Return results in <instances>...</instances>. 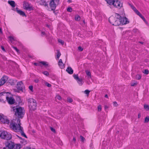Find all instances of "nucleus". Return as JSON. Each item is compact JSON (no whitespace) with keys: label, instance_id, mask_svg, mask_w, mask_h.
I'll list each match as a JSON object with an SVG mask.
<instances>
[{"label":"nucleus","instance_id":"obj_40","mask_svg":"<svg viewBox=\"0 0 149 149\" xmlns=\"http://www.w3.org/2000/svg\"><path fill=\"white\" fill-rule=\"evenodd\" d=\"M102 107L101 105H99L98 107V111H101Z\"/></svg>","mask_w":149,"mask_h":149},{"label":"nucleus","instance_id":"obj_3","mask_svg":"<svg viewBox=\"0 0 149 149\" xmlns=\"http://www.w3.org/2000/svg\"><path fill=\"white\" fill-rule=\"evenodd\" d=\"M20 120L19 119H17V123L14 121H12L10 125V127L15 132L19 130L20 126Z\"/></svg>","mask_w":149,"mask_h":149},{"label":"nucleus","instance_id":"obj_25","mask_svg":"<svg viewBox=\"0 0 149 149\" xmlns=\"http://www.w3.org/2000/svg\"><path fill=\"white\" fill-rule=\"evenodd\" d=\"M9 82L11 85H13L15 84V83L14 82V81L13 79H10L9 80Z\"/></svg>","mask_w":149,"mask_h":149},{"label":"nucleus","instance_id":"obj_26","mask_svg":"<svg viewBox=\"0 0 149 149\" xmlns=\"http://www.w3.org/2000/svg\"><path fill=\"white\" fill-rule=\"evenodd\" d=\"M75 20L77 21H79L80 19V17L79 15H76L75 17Z\"/></svg>","mask_w":149,"mask_h":149},{"label":"nucleus","instance_id":"obj_10","mask_svg":"<svg viewBox=\"0 0 149 149\" xmlns=\"http://www.w3.org/2000/svg\"><path fill=\"white\" fill-rule=\"evenodd\" d=\"M23 7L26 10L30 11L33 10V7L30 6L28 3L25 1L24 2Z\"/></svg>","mask_w":149,"mask_h":149},{"label":"nucleus","instance_id":"obj_42","mask_svg":"<svg viewBox=\"0 0 149 149\" xmlns=\"http://www.w3.org/2000/svg\"><path fill=\"white\" fill-rule=\"evenodd\" d=\"M67 10L68 12H71L72 11V9L71 7H69L68 8Z\"/></svg>","mask_w":149,"mask_h":149},{"label":"nucleus","instance_id":"obj_8","mask_svg":"<svg viewBox=\"0 0 149 149\" xmlns=\"http://www.w3.org/2000/svg\"><path fill=\"white\" fill-rule=\"evenodd\" d=\"M6 147L9 149H13L14 143L11 141H7L5 143Z\"/></svg>","mask_w":149,"mask_h":149},{"label":"nucleus","instance_id":"obj_35","mask_svg":"<svg viewBox=\"0 0 149 149\" xmlns=\"http://www.w3.org/2000/svg\"><path fill=\"white\" fill-rule=\"evenodd\" d=\"M42 73L43 74L46 76H48L49 74L48 72L47 71H45L43 72Z\"/></svg>","mask_w":149,"mask_h":149},{"label":"nucleus","instance_id":"obj_1","mask_svg":"<svg viewBox=\"0 0 149 149\" xmlns=\"http://www.w3.org/2000/svg\"><path fill=\"white\" fill-rule=\"evenodd\" d=\"M13 111L15 112V115L19 119L22 118L25 113V110L24 108L16 106L13 107Z\"/></svg>","mask_w":149,"mask_h":149},{"label":"nucleus","instance_id":"obj_50","mask_svg":"<svg viewBox=\"0 0 149 149\" xmlns=\"http://www.w3.org/2000/svg\"><path fill=\"white\" fill-rule=\"evenodd\" d=\"M78 50L80 51H83V49L81 46H79L78 47Z\"/></svg>","mask_w":149,"mask_h":149},{"label":"nucleus","instance_id":"obj_51","mask_svg":"<svg viewBox=\"0 0 149 149\" xmlns=\"http://www.w3.org/2000/svg\"><path fill=\"white\" fill-rule=\"evenodd\" d=\"M113 105L115 107H117L118 106V104L117 102L116 101L114 102H113Z\"/></svg>","mask_w":149,"mask_h":149},{"label":"nucleus","instance_id":"obj_45","mask_svg":"<svg viewBox=\"0 0 149 149\" xmlns=\"http://www.w3.org/2000/svg\"><path fill=\"white\" fill-rule=\"evenodd\" d=\"M13 47L16 51L17 53L19 52V50L17 49V48L16 47H14V46H13Z\"/></svg>","mask_w":149,"mask_h":149},{"label":"nucleus","instance_id":"obj_30","mask_svg":"<svg viewBox=\"0 0 149 149\" xmlns=\"http://www.w3.org/2000/svg\"><path fill=\"white\" fill-rule=\"evenodd\" d=\"M137 83L136 82H132L131 83V86H134L137 85Z\"/></svg>","mask_w":149,"mask_h":149},{"label":"nucleus","instance_id":"obj_59","mask_svg":"<svg viewBox=\"0 0 149 149\" xmlns=\"http://www.w3.org/2000/svg\"><path fill=\"white\" fill-rule=\"evenodd\" d=\"M0 33L1 34H2L3 33L2 29L1 27H0Z\"/></svg>","mask_w":149,"mask_h":149},{"label":"nucleus","instance_id":"obj_11","mask_svg":"<svg viewBox=\"0 0 149 149\" xmlns=\"http://www.w3.org/2000/svg\"><path fill=\"white\" fill-rule=\"evenodd\" d=\"M6 97L7 101L9 104H12L15 103V100L13 97H9L7 96L6 94Z\"/></svg>","mask_w":149,"mask_h":149},{"label":"nucleus","instance_id":"obj_19","mask_svg":"<svg viewBox=\"0 0 149 149\" xmlns=\"http://www.w3.org/2000/svg\"><path fill=\"white\" fill-rule=\"evenodd\" d=\"M8 3L13 7L14 8L15 6V2L13 1H9Z\"/></svg>","mask_w":149,"mask_h":149},{"label":"nucleus","instance_id":"obj_43","mask_svg":"<svg viewBox=\"0 0 149 149\" xmlns=\"http://www.w3.org/2000/svg\"><path fill=\"white\" fill-rule=\"evenodd\" d=\"M58 42H59L62 45H63L64 44V42L61 39L58 40Z\"/></svg>","mask_w":149,"mask_h":149},{"label":"nucleus","instance_id":"obj_39","mask_svg":"<svg viewBox=\"0 0 149 149\" xmlns=\"http://www.w3.org/2000/svg\"><path fill=\"white\" fill-rule=\"evenodd\" d=\"M143 73L144 74H147L149 73V72L148 70L146 69L144 70V72H143Z\"/></svg>","mask_w":149,"mask_h":149},{"label":"nucleus","instance_id":"obj_15","mask_svg":"<svg viewBox=\"0 0 149 149\" xmlns=\"http://www.w3.org/2000/svg\"><path fill=\"white\" fill-rule=\"evenodd\" d=\"M15 9L17 12L20 15L22 16H26L25 13L23 11L18 10V8L17 7Z\"/></svg>","mask_w":149,"mask_h":149},{"label":"nucleus","instance_id":"obj_33","mask_svg":"<svg viewBox=\"0 0 149 149\" xmlns=\"http://www.w3.org/2000/svg\"><path fill=\"white\" fill-rule=\"evenodd\" d=\"M34 65L37 66H40L41 67H42V65L41 64H40V62H39L38 63H34Z\"/></svg>","mask_w":149,"mask_h":149},{"label":"nucleus","instance_id":"obj_38","mask_svg":"<svg viewBox=\"0 0 149 149\" xmlns=\"http://www.w3.org/2000/svg\"><path fill=\"white\" fill-rule=\"evenodd\" d=\"M86 74L88 76H89L90 77H91V72L88 71H86Z\"/></svg>","mask_w":149,"mask_h":149},{"label":"nucleus","instance_id":"obj_9","mask_svg":"<svg viewBox=\"0 0 149 149\" xmlns=\"http://www.w3.org/2000/svg\"><path fill=\"white\" fill-rule=\"evenodd\" d=\"M119 20L120 22V24H121L123 25L129 23L128 19L125 17L122 18L121 17V18H120Z\"/></svg>","mask_w":149,"mask_h":149},{"label":"nucleus","instance_id":"obj_46","mask_svg":"<svg viewBox=\"0 0 149 149\" xmlns=\"http://www.w3.org/2000/svg\"><path fill=\"white\" fill-rule=\"evenodd\" d=\"M50 128L52 132H53L54 133H56V131H55V129L54 128H53L51 127H50Z\"/></svg>","mask_w":149,"mask_h":149},{"label":"nucleus","instance_id":"obj_37","mask_svg":"<svg viewBox=\"0 0 149 149\" xmlns=\"http://www.w3.org/2000/svg\"><path fill=\"white\" fill-rule=\"evenodd\" d=\"M90 91L88 90H86L84 91V93L86 94L87 95L89 94Z\"/></svg>","mask_w":149,"mask_h":149},{"label":"nucleus","instance_id":"obj_12","mask_svg":"<svg viewBox=\"0 0 149 149\" xmlns=\"http://www.w3.org/2000/svg\"><path fill=\"white\" fill-rule=\"evenodd\" d=\"M17 88L19 91H23V87L24 86L23 83L22 81L18 82L17 84Z\"/></svg>","mask_w":149,"mask_h":149},{"label":"nucleus","instance_id":"obj_47","mask_svg":"<svg viewBox=\"0 0 149 149\" xmlns=\"http://www.w3.org/2000/svg\"><path fill=\"white\" fill-rule=\"evenodd\" d=\"M46 86H47V87H51V85L50 84L48 83L47 82H46L45 84Z\"/></svg>","mask_w":149,"mask_h":149},{"label":"nucleus","instance_id":"obj_36","mask_svg":"<svg viewBox=\"0 0 149 149\" xmlns=\"http://www.w3.org/2000/svg\"><path fill=\"white\" fill-rule=\"evenodd\" d=\"M73 77L76 80L79 78L78 74L73 75Z\"/></svg>","mask_w":149,"mask_h":149},{"label":"nucleus","instance_id":"obj_18","mask_svg":"<svg viewBox=\"0 0 149 149\" xmlns=\"http://www.w3.org/2000/svg\"><path fill=\"white\" fill-rule=\"evenodd\" d=\"M21 148V146L20 144L19 143L14 144L13 149H20Z\"/></svg>","mask_w":149,"mask_h":149},{"label":"nucleus","instance_id":"obj_56","mask_svg":"<svg viewBox=\"0 0 149 149\" xmlns=\"http://www.w3.org/2000/svg\"><path fill=\"white\" fill-rule=\"evenodd\" d=\"M141 18L145 22H146V21L145 19L144 18L143 16L142 17H141Z\"/></svg>","mask_w":149,"mask_h":149},{"label":"nucleus","instance_id":"obj_48","mask_svg":"<svg viewBox=\"0 0 149 149\" xmlns=\"http://www.w3.org/2000/svg\"><path fill=\"white\" fill-rule=\"evenodd\" d=\"M134 11L138 15H139L140 13L137 9L135 10V11Z\"/></svg>","mask_w":149,"mask_h":149},{"label":"nucleus","instance_id":"obj_63","mask_svg":"<svg viewBox=\"0 0 149 149\" xmlns=\"http://www.w3.org/2000/svg\"><path fill=\"white\" fill-rule=\"evenodd\" d=\"M141 18V17H142L143 16H142V15L140 13V14H139V15H138Z\"/></svg>","mask_w":149,"mask_h":149},{"label":"nucleus","instance_id":"obj_16","mask_svg":"<svg viewBox=\"0 0 149 149\" xmlns=\"http://www.w3.org/2000/svg\"><path fill=\"white\" fill-rule=\"evenodd\" d=\"M66 71L70 74H72L73 73V71L71 67H68L66 70Z\"/></svg>","mask_w":149,"mask_h":149},{"label":"nucleus","instance_id":"obj_49","mask_svg":"<svg viewBox=\"0 0 149 149\" xmlns=\"http://www.w3.org/2000/svg\"><path fill=\"white\" fill-rule=\"evenodd\" d=\"M56 97L59 100H61V96L59 95H57Z\"/></svg>","mask_w":149,"mask_h":149},{"label":"nucleus","instance_id":"obj_7","mask_svg":"<svg viewBox=\"0 0 149 149\" xmlns=\"http://www.w3.org/2000/svg\"><path fill=\"white\" fill-rule=\"evenodd\" d=\"M111 5H113L116 7L120 9L122 6L123 4L118 0H114Z\"/></svg>","mask_w":149,"mask_h":149},{"label":"nucleus","instance_id":"obj_24","mask_svg":"<svg viewBox=\"0 0 149 149\" xmlns=\"http://www.w3.org/2000/svg\"><path fill=\"white\" fill-rule=\"evenodd\" d=\"M107 2V3L110 5H111L112 3L113 2L114 0H105Z\"/></svg>","mask_w":149,"mask_h":149},{"label":"nucleus","instance_id":"obj_27","mask_svg":"<svg viewBox=\"0 0 149 149\" xmlns=\"http://www.w3.org/2000/svg\"><path fill=\"white\" fill-rule=\"evenodd\" d=\"M40 64H42L44 66H48V64L46 62H45V61H42L40 62Z\"/></svg>","mask_w":149,"mask_h":149},{"label":"nucleus","instance_id":"obj_34","mask_svg":"<svg viewBox=\"0 0 149 149\" xmlns=\"http://www.w3.org/2000/svg\"><path fill=\"white\" fill-rule=\"evenodd\" d=\"M141 76L139 75V74H137L136 75V78L137 79L139 80L140 79H141Z\"/></svg>","mask_w":149,"mask_h":149},{"label":"nucleus","instance_id":"obj_13","mask_svg":"<svg viewBox=\"0 0 149 149\" xmlns=\"http://www.w3.org/2000/svg\"><path fill=\"white\" fill-rule=\"evenodd\" d=\"M8 78L6 76H3L0 80V86L3 85L8 80Z\"/></svg>","mask_w":149,"mask_h":149},{"label":"nucleus","instance_id":"obj_52","mask_svg":"<svg viewBox=\"0 0 149 149\" xmlns=\"http://www.w3.org/2000/svg\"><path fill=\"white\" fill-rule=\"evenodd\" d=\"M131 7L134 11H135V10L136 9V8L133 5H131Z\"/></svg>","mask_w":149,"mask_h":149},{"label":"nucleus","instance_id":"obj_2","mask_svg":"<svg viewBox=\"0 0 149 149\" xmlns=\"http://www.w3.org/2000/svg\"><path fill=\"white\" fill-rule=\"evenodd\" d=\"M121 18L120 15L117 13H116L114 16H111L109 17V22L112 25L115 26H117L120 24L119 19Z\"/></svg>","mask_w":149,"mask_h":149},{"label":"nucleus","instance_id":"obj_14","mask_svg":"<svg viewBox=\"0 0 149 149\" xmlns=\"http://www.w3.org/2000/svg\"><path fill=\"white\" fill-rule=\"evenodd\" d=\"M1 122L3 123L8 124L9 122V120L7 119L6 116H4L3 115L2 118L1 120Z\"/></svg>","mask_w":149,"mask_h":149},{"label":"nucleus","instance_id":"obj_6","mask_svg":"<svg viewBox=\"0 0 149 149\" xmlns=\"http://www.w3.org/2000/svg\"><path fill=\"white\" fill-rule=\"evenodd\" d=\"M59 0H52L49 3L50 8L52 10H54L56 6L58 4Z\"/></svg>","mask_w":149,"mask_h":149},{"label":"nucleus","instance_id":"obj_41","mask_svg":"<svg viewBox=\"0 0 149 149\" xmlns=\"http://www.w3.org/2000/svg\"><path fill=\"white\" fill-rule=\"evenodd\" d=\"M67 101L68 102L71 103L72 102L73 100L71 98H68Z\"/></svg>","mask_w":149,"mask_h":149},{"label":"nucleus","instance_id":"obj_57","mask_svg":"<svg viewBox=\"0 0 149 149\" xmlns=\"http://www.w3.org/2000/svg\"><path fill=\"white\" fill-rule=\"evenodd\" d=\"M141 117V114L140 113H139L138 114V118H139Z\"/></svg>","mask_w":149,"mask_h":149},{"label":"nucleus","instance_id":"obj_4","mask_svg":"<svg viewBox=\"0 0 149 149\" xmlns=\"http://www.w3.org/2000/svg\"><path fill=\"white\" fill-rule=\"evenodd\" d=\"M28 102L30 110L34 111L36 109L37 103L36 100L33 98H29L28 100Z\"/></svg>","mask_w":149,"mask_h":149},{"label":"nucleus","instance_id":"obj_61","mask_svg":"<svg viewBox=\"0 0 149 149\" xmlns=\"http://www.w3.org/2000/svg\"><path fill=\"white\" fill-rule=\"evenodd\" d=\"M22 149H31L30 148H29L28 147H26L25 148H24Z\"/></svg>","mask_w":149,"mask_h":149},{"label":"nucleus","instance_id":"obj_20","mask_svg":"<svg viewBox=\"0 0 149 149\" xmlns=\"http://www.w3.org/2000/svg\"><path fill=\"white\" fill-rule=\"evenodd\" d=\"M40 4L42 5H43L45 6H48V4L46 2L45 0H41Z\"/></svg>","mask_w":149,"mask_h":149},{"label":"nucleus","instance_id":"obj_22","mask_svg":"<svg viewBox=\"0 0 149 149\" xmlns=\"http://www.w3.org/2000/svg\"><path fill=\"white\" fill-rule=\"evenodd\" d=\"M8 38L9 39L10 41L11 42H12L13 41H15V39L13 36H8Z\"/></svg>","mask_w":149,"mask_h":149},{"label":"nucleus","instance_id":"obj_29","mask_svg":"<svg viewBox=\"0 0 149 149\" xmlns=\"http://www.w3.org/2000/svg\"><path fill=\"white\" fill-rule=\"evenodd\" d=\"M57 57L58 59L60 57V56L61 55V53L59 52V50L57 51Z\"/></svg>","mask_w":149,"mask_h":149},{"label":"nucleus","instance_id":"obj_58","mask_svg":"<svg viewBox=\"0 0 149 149\" xmlns=\"http://www.w3.org/2000/svg\"><path fill=\"white\" fill-rule=\"evenodd\" d=\"M63 62L62 61V59H60L59 60V61H58V63H62Z\"/></svg>","mask_w":149,"mask_h":149},{"label":"nucleus","instance_id":"obj_32","mask_svg":"<svg viewBox=\"0 0 149 149\" xmlns=\"http://www.w3.org/2000/svg\"><path fill=\"white\" fill-rule=\"evenodd\" d=\"M149 121V116L146 117L145 118V123H147Z\"/></svg>","mask_w":149,"mask_h":149},{"label":"nucleus","instance_id":"obj_64","mask_svg":"<svg viewBox=\"0 0 149 149\" xmlns=\"http://www.w3.org/2000/svg\"><path fill=\"white\" fill-rule=\"evenodd\" d=\"M17 137L19 138V139H21V140H22V138L21 137H20V136H18V135H17Z\"/></svg>","mask_w":149,"mask_h":149},{"label":"nucleus","instance_id":"obj_28","mask_svg":"<svg viewBox=\"0 0 149 149\" xmlns=\"http://www.w3.org/2000/svg\"><path fill=\"white\" fill-rule=\"evenodd\" d=\"M58 65L60 68H64V65L63 63H58Z\"/></svg>","mask_w":149,"mask_h":149},{"label":"nucleus","instance_id":"obj_62","mask_svg":"<svg viewBox=\"0 0 149 149\" xmlns=\"http://www.w3.org/2000/svg\"><path fill=\"white\" fill-rule=\"evenodd\" d=\"M93 144L91 143V144L90 145V147H91V148H93Z\"/></svg>","mask_w":149,"mask_h":149},{"label":"nucleus","instance_id":"obj_31","mask_svg":"<svg viewBox=\"0 0 149 149\" xmlns=\"http://www.w3.org/2000/svg\"><path fill=\"white\" fill-rule=\"evenodd\" d=\"M144 108L147 110H149V106L145 104L144 105Z\"/></svg>","mask_w":149,"mask_h":149},{"label":"nucleus","instance_id":"obj_54","mask_svg":"<svg viewBox=\"0 0 149 149\" xmlns=\"http://www.w3.org/2000/svg\"><path fill=\"white\" fill-rule=\"evenodd\" d=\"M39 80L38 79H36L34 80V81L36 83H37L39 82Z\"/></svg>","mask_w":149,"mask_h":149},{"label":"nucleus","instance_id":"obj_21","mask_svg":"<svg viewBox=\"0 0 149 149\" xmlns=\"http://www.w3.org/2000/svg\"><path fill=\"white\" fill-rule=\"evenodd\" d=\"M77 81V82L81 86L82 85L83 83L82 82V79H80L79 78Z\"/></svg>","mask_w":149,"mask_h":149},{"label":"nucleus","instance_id":"obj_60","mask_svg":"<svg viewBox=\"0 0 149 149\" xmlns=\"http://www.w3.org/2000/svg\"><path fill=\"white\" fill-rule=\"evenodd\" d=\"M18 99H19L18 100V102L19 103H20L21 102V100L20 99V97H18Z\"/></svg>","mask_w":149,"mask_h":149},{"label":"nucleus","instance_id":"obj_5","mask_svg":"<svg viewBox=\"0 0 149 149\" xmlns=\"http://www.w3.org/2000/svg\"><path fill=\"white\" fill-rule=\"evenodd\" d=\"M0 137L2 139L9 140L11 139L12 135L10 133L6 131H3L0 134Z\"/></svg>","mask_w":149,"mask_h":149},{"label":"nucleus","instance_id":"obj_23","mask_svg":"<svg viewBox=\"0 0 149 149\" xmlns=\"http://www.w3.org/2000/svg\"><path fill=\"white\" fill-rule=\"evenodd\" d=\"M22 140L20 141V143L25 145L27 143L26 141L24 139H22Z\"/></svg>","mask_w":149,"mask_h":149},{"label":"nucleus","instance_id":"obj_17","mask_svg":"<svg viewBox=\"0 0 149 149\" xmlns=\"http://www.w3.org/2000/svg\"><path fill=\"white\" fill-rule=\"evenodd\" d=\"M23 127H20V129H19V131H20V132L21 134V135L25 137L26 138H27V137L26 135L24 133L23 130Z\"/></svg>","mask_w":149,"mask_h":149},{"label":"nucleus","instance_id":"obj_53","mask_svg":"<svg viewBox=\"0 0 149 149\" xmlns=\"http://www.w3.org/2000/svg\"><path fill=\"white\" fill-rule=\"evenodd\" d=\"M29 88L31 91H32L33 89V86H30L29 87Z\"/></svg>","mask_w":149,"mask_h":149},{"label":"nucleus","instance_id":"obj_44","mask_svg":"<svg viewBox=\"0 0 149 149\" xmlns=\"http://www.w3.org/2000/svg\"><path fill=\"white\" fill-rule=\"evenodd\" d=\"M80 138L81 139V141L82 142H84L85 140V138L82 136H80Z\"/></svg>","mask_w":149,"mask_h":149},{"label":"nucleus","instance_id":"obj_55","mask_svg":"<svg viewBox=\"0 0 149 149\" xmlns=\"http://www.w3.org/2000/svg\"><path fill=\"white\" fill-rule=\"evenodd\" d=\"M1 48L2 50H3V51L5 52L6 50L4 47L3 46H1Z\"/></svg>","mask_w":149,"mask_h":149}]
</instances>
